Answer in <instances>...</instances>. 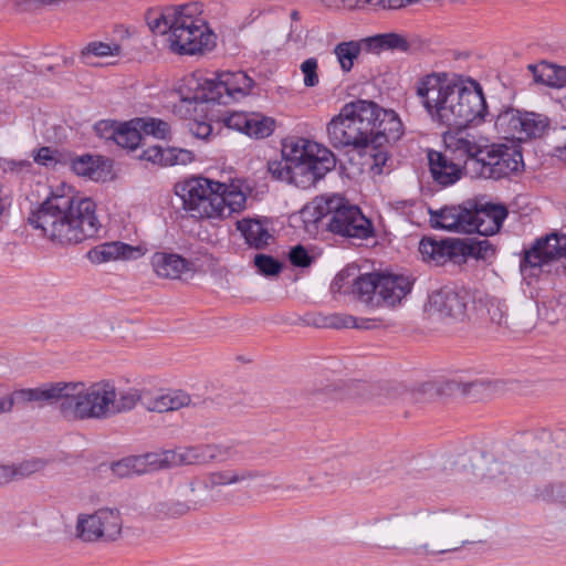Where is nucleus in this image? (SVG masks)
<instances>
[{
    "label": "nucleus",
    "instance_id": "f257e3e1",
    "mask_svg": "<svg viewBox=\"0 0 566 566\" xmlns=\"http://www.w3.org/2000/svg\"><path fill=\"white\" fill-rule=\"evenodd\" d=\"M444 143V153H428L431 177L442 187L455 184L463 174L471 178H507L524 166L521 151L504 145L482 146L474 135L464 130L446 135Z\"/></svg>",
    "mask_w": 566,
    "mask_h": 566
},
{
    "label": "nucleus",
    "instance_id": "f03ea898",
    "mask_svg": "<svg viewBox=\"0 0 566 566\" xmlns=\"http://www.w3.org/2000/svg\"><path fill=\"white\" fill-rule=\"evenodd\" d=\"M416 95L431 120L462 130L488 115L483 88L471 77L448 80L446 73H430L416 83Z\"/></svg>",
    "mask_w": 566,
    "mask_h": 566
},
{
    "label": "nucleus",
    "instance_id": "7ed1b4c3",
    "mask_svg": "<svg viewBox=\"0 0 566 566\" xmlns=\"http://www.w3.org/2000/svg\"><path fill=\"white\" fill-rule=\"evenodd\" d=\"M329 144L335 148L363 150L370 144L396 143L403 135L402 123L392 109L373 101L357 99L345 104L326 127Z\"/></svg>",
    "mask_w": 566,
    "mask_h": 566
},
{
    "label": "nucleus",
    "instance_id": "20e7f679",
    "mask_svg": "<svg viewBox=\"0 0 566 566\" xmlns=\"http://www.w3.org/2000/svg\"><path fill=\"white\" fill-rule=\"evenodd\" d=\"M373 533L384 542L391 543L408 534H423L429 543L416 547L418 555H440L460 549L467 541L455 536L458 518L446 511H427L395 513L375 518Z\"/></svg>",
    "mask_w": 566,
    "mask_h": 566
},
{
    "label": "nucleus",
    "instance_id": "39448f33",
    "mask_svg": "<svg viewBox=\"0 0 566 566\" xmlns=\"http://www.w3.org/2000/svg\"><path fill=\"white\" fill-rule=\"evenodd\" d=\"M28 222L61 245L94 238L102 229L96 205L90 198L52 195L28 217Z\"/></svg>",
    "mask_w": 566,
    "mask_h": 566
},
{
    "label": "nucleus",
    "instance_id": "423d86ee",
    "mask_svg": "<svg viewBox=\"0 0 566 566\" xmlns=\"http://www.w3.org/2000/svg\"><path fill=\"white\" fill-rule=\"evenodd\" d=\"M305 223L325 227L329 232L352 239H368L374 227L357 206L342 203V198L316 199L302 210Z\"/></svg>",
    "mask_w": 566,
    "mask_h": 566
},
{
    "label": "nucleus",
    "instance_id": "0eeeda50",
    "mask_svg": "<svg viewBox=\"0 0 566 566\" xmlns=\"http://www.w3.org/2000/svg\"><path fill=\"white\" fill-rule=\"evenodd\" d=\"M284 154L292 160L291 184L308 189L336 166L335 155L325 146L300 138L284 144Z\"/></svg>",
    "mask_w": 566,
    "mask_h": 566
},
{
    "label": "nucleus",
    "instance_id": "6e6552de",
    "mask_svg": "<svg viewBox=\"0 0 566 566\" xmlns=\"http://www.w3.org/2000/svg\"><path fill=\"white\" fill-rule=\"evenodd\" d=\"M115 385L101 380L86 386L84 382H69V398L64 406L65 418L75 420L106 419L112 417Z\"/></svg>",
    "mask_w": 566,
    "mask_h": 566
},
{
    "label": "nucleus",
    "instance_id": "1a4fd4ad",
    "mask_svg": "<svg viewBox=\"0 0 566 566\" xmlns=\"http://www.w3.org/2000/svg\"><path fill=\"white\" fill-rule=\"evenodd\" d=\"M411 291V282L405 275L371 272L354 280L353 293L371 307L395 306Z\"/></svg>",
    "mask_w": 566,
    "mask_h": 566
},
{
    "label": "nucleus",
    "instance_id": "9d476101",
    "mask_svg": "<svg viewBox=\"0 0 566 566\" xmlns=\"http://www.w3.org/2000/svg\"><path fill=\"white\" fill-rule=\"evenodd\" d=\"M199 3L179 6L177 17L168 35L169 48L178 54H196L203 46L209 45L211 34H207V27L200 17Z\"/></svg>",
    "mask_w": 566,
    "mask_h": 566
},
{
    "label": "nucleus",
    "instance_id": "9b49d317",
    "mask_svg": "<svg viewBox=\"0 0 566 566\" xmlns=\"http://www.w3.org/2000/svg\"><path fill=\"white\" fill-rule=\"evenodd\" d=\"M254 85V81L243 71H224L214 78L198 83V88L192 96L185 101L195 103L229 104L232 101L247 96Z\"/></svg>",
    "mask_w": 566,
    "mask_h": 566
},
{
    "label": "nucleus",
    "instance_id": "f8f14e48",
    "mask_svg": "<svg viewBox=\"0 0 566 566\" xmlns=\"http://www.w3.org/2000/svg\"><path fill=\"white\" fill-rule=\"evenodd\" d=\"M123 521L117 509L103 507L93 514H80L76 535L84 542L114 541L120 533Z\"/></svg>",
    "mask_w": 566,
    "mask_h": 566
},
{
    "label": "nucleus",
    "instance_id": "ddd939ff",
    "mask_svg": "<svg viewBox=\"0 0 566 566\" xmlns=\"http://www.w3.org/2000/svg\"><path fill=\"white\" fill-rule=\"evenodd\" d=\"M175 450L176 467L201 465L212 461L241 460L248 451V444L234 441L229 444H198L177 448Z\"/></svg>",
    "mask_w": 566,
    "mask_h": 566
},
{
    "label": "nucleus",
    "instance_id": "4468645a",
    "mask_svg": "<svg viewBox=\"0 0 566 566\" xmlns=\"http://www.w3.org/2000/svg\"><path fill=\"white\" fill-rule=\"evenodd\" d=\"M471 469L476 479L500 491L510 490L517 482L512 463L483 452L471 457Z\"/></svg>",
    "mask_w": 566,
    "mask_h": 566
},
{
    "label": "nucleus",
    "instance_id": "2eb2a0df",
    "mask_svg": "<svg viewBox=\"0 0 566 566\" xmlns=\"http://www.w3.org/2000/svg\"><path fill=\"white\" fill-rule=\"evenodd\" d=\"M472 297L464 289L443 286L429 296V311L442 319L463 321Z\"/></svg>",
    "mask_w": 566,
    "mask_h": 566
},
{
    "label": "nucleus",
    "instance_id": "dca6fc26",
    "mask_svg": "<svg viewBox=\"0 0 566 566\" xmlns=\"http://www.w3.org/2000/svg\"><path fill=\"white\" fill-rule=\"evenodd\" d=\"M14 403L27 405L34 402L39 407L44 405H56L60 413L65 418L64 406L69 398V382H46L35 388H23L14 390L11 395Z\"/></svg>",
    "mask_w": 566,
    "mask_h": 566
},
{
    "label": "nucleus",
    "instance_id": "f3484780",
    "mask_svg": "<svg viewBox=\"0 0 566 566\" xmlns=\"http://www.w3.org/2000/svg\"><path fill=\"white\" fill-rule=\"evenodd\" d=\"M507 214V208L501 203H473L468 210V221L472 223L469 227V233L493 235L500 231Z\"/></svg>",
    "mask_w": 566,
    "mask_h": 566
},
{
    "label": "nucleus",
    "instance_id": "a211bd4d",
    "mask_svg": "<svg viewBox=\"0 0 566 566\" xmlns=\"http://www.w3.org/2000/svg\"><path fill=\"white\" fill-rule=\"evenodd\" d=\"M560 258H566V234L551 233L537 239L533 247L525 251L521 268H539Z\"/></svg>",
    "mask_w": 566,
    "mask_h": 566
},
{
    "label": "nucleus",
    "instance_id": "6ab92c4d",
    "mask_svg": "<svg viewBox=\"0 0 566 566\" xmlns=\"http://www.w3.org/2000/svg\"><path fill=\"white\" fill-rule=\"evenodd\" d=\"M459 239L422 238L419 243V252L422 260L434 265H443L448 261L460 262Z\"/></svg>",
    "mask_w": 566,
    "mask_h": 566
},
{
    "label": "nucleus",
    "instance_id": "aec40b11",
    "mask_svg": "<svg viewBox=\"0 0 566 566\" xmlns=\"http://www.w3.org/2000/svg\"><path fill=\"white\" fill-rule=\"evenodd\" d=\"M503 386L504 384L500 380L474 379L471 381H463L450 379L442 382V392L444 395H460L480 399L501 391Z\"/></svg>",
    "mask_w": 566,
    "mask_h": 566
},
{
    "label": "nucleus",
    "instance_id": "412c9836",
    "mask_svg": "<svg viewBox=\"0 0 566 566\" xmlns=\"http://www.w3.org/2000/svg\"><path fill=\"white\" fill-rule=\"evenodd\" d=\"M150 264L157 276L170 280L180 279L184 273L195 270L193 262L174 252H155Z\"/></svg>",
    "mask_w": 566,
    "mask_h": 566
},
{
    "label": "nucleus",
    "instance_id": "4be33fe9",
    "mask_svg": "<svg viewBox=\"0 0 566 566\" xmlns=\"http://www.w3.org/2000/svg\"><path fill=\"white\" fill-rule=\"evenodd\" d=\"M216 181L203 177H193L175 186L176 195L182 201V208L193 218L195 205L201 203L206 195L211 193Z\"/></svg>",
    "mask_w": 566,
    "mask_h": 566
},
{
    "label": "nucleus",
    "instance_id": "5701e85b",
    "mask_svg": "<svg viewBox=\"0 0 566 566\" xmlns=\"http://www.w3.org/2000/svg\"><path fill=\"white\" fill-rule=\"evenodd\" d=\"M468 210L469 207L451 206L430 211L431 224L433 228L469 233V227L472 223L468 221Z\"/></svg>",
    "mask_w": 566,
    "mask_h": 566
},
{
    "label": "nucleus",
    "instance_id": "b1692460",
    "mask_svg": "<svg viewBox=\"0 0 566 566\" xmlns=\"http://www.w3.org/2000/svg\"><path fill=\"white\" fill-rule=\"evenodd\" d=\"M139 248L119 241L98 244L87 251L86 258L93 264H102L117 260H130L137 258Z\"/></svg>",
    "mask_w": 566,
    "mask_h": 566
},
{
    "label": "nucleus",
    "instance_id": "393cba45",
    "mask_svg": "<svg viewBox=\"0 0 566 566\" xmlns=\"http://www.w3.org/2000/svg\"><path fill=\"white\" fill-rule=\"evenodd\" d=\"M138 157L163 167L187 165L195 159L193 153L188 149L176 147L163 148L158 145L148 147Z\"/></svg>",
    "mask_w": 566,
    "mask_h": 566
},
{
    "label": "nucleus",
    "instance_id": "a878e982",
    "mask_svg": "<svg viewBox=\"0 0 566 566\" xmlns=\"http://www.w3.org/2000/svg\"><path fill=\"white\" fill-rule=\"evenodd\" d=\"M269 475L270 473L263 470L241 469L216 471L208 475L205 486L207 489H213L217 486L238 484L259 478H268Z\"/></svg>",
    "mask_w": 566,
    "mask_h": 566
},
{
    "label": "nucleus",
    "instance_id": "bb28decb",
    "mask_svg": "<svg viewBox=\"0 0 566 566\" xmlns=\"http://www.w3.org/2000/svg\"><path fill=\"white\" fill-rule=\"evenodd\" d=\"M206 403V400L197 398L193 400L184 390H171L167 394L156 397L148 406L147 409L155 412H167L178 410L184 407H199Z\"/></svg>",
    "mask_w": 566,
    "mask_h": 566
},
{
    "label": "nucleus",
    "instance_id": "cd10ccee",
    "mask_svg": "<svg viewBox=\"0 0 566 566\" xmlns=\"http://www.w3.org/2000/svg\"><path fill=\"white\" fill-rule=\"evenodd\" d=\"M195 492L193 484L185 489V492L179 496H172L156 505V511L166 517H178L187 514L191 510L198 507L199 502L189 497V493Z\"/></svg>",
    "mask_w": 566,
    "mask_h": 566
},
{
    "label": "nucleus",
    "instance_id": "c85d7f7f",
    "mask_svg": "<svg viewBox=\"0 0 566 566\" xmlns=\"http://www.w3.org/2000/svg\"><path fill=\"white\" fill-rule=\"evenodd\" d=\"M238 230L242 233L245 242L254 249H264L273 239L268 228L259 220L243 219L237 222Z\"/></svg>",
    "mask_w": 566,
    "mask_h": 566
},
{
    "label": "nucleus",
    "instance_id": "c756f323",
    "mask_svg": "<svg viewBox=\"0 0 566 566\" xmlns=\"http://www.w3.org/2000/svg\"><path fill=\"white\" fill-rule=\"evenodd\" d=\"M223 186L216 181L211 188V193L206 195L201 203L195 205L193 218L196 219H222L221 205L224 202L221 192Z\"/></svg>",
    "mask_w": 566,
    "mask_h": 566
},
{
    "label": "nucleus",
    "instance_id": "7c9ffc66",
    "mask_svg": "<svg viewBox=\"0 0 566 566\" xmlns=\"http://www.w3.org/2000/svg\"><path fill=\"white\" fill-rule=\"evenodd\" d=\"M523 112L507 108L501 112L495 119V128L504 139H521Z\"/></svg>",
    "mask_w": 566,
    "mask_h": 566
},
{
    "label": "nucleus",
    "instance_id": "2f4dec72",
    "mask_svg": "<svg viewBox=\"0 0 566 566\" xmlns=\"http://www.w3.org/2000/svg\"><path fill=\"white\" fill-rule=\"evenodd\" d=\"M551 129V119L548 116L535 113L523 112V124L520 142L544 137Z\"/></svg>",
    "mask_w": 566,
    "mask_h": 566
},
{
    "label": "nucleus",
    "instance_id": "473e14b6",
    "mask_svg": "<svg viewBox=\"0 0 566 566\" xmlns=\"http://www.w3.org/2000/svg\"><path fill=\"white\" fill-rule=\"evenodd\" d=\"M552 459L547 454H541L537 450L528 451L523 454L514 467V473L518 480V473L537 474L552 468Z\"/></svg>",
    "mask_w": 566,
    "mask_h": 566
},
{
    "label": "nucleus",
    "instance_id": "72a5a7b5",
    "mask_svg": "<svg viewBox=\"0 0 566 566\" xmlns=\"http://www.w3.org/2000/svg\"><path fill=\"white\" fill-rule=\"evenodd\" d=\"M104 164L103 157L84 154L71 160V168L78 176L99 180L103 177Z\"/></svg>",
    "mask_w": 566,
    "mask_h": 566
},
{
    "label": "nucleus",
    "instance_id": "f704fd0d",
    "mask_svg": "<svg viewBox=\"0 0 566 566\" xmlns=\"http://www.w3.org/2000/svg\"><path fill=\"white\" fill-rule=\"evenodd\" d=\"M374 319L363 318L360 322L352 315L346 314H329L326 316H318L314 321V325L317 327H326V328H344V327H356V328H365L369 329L375 327V324H371Z\"/></svg>",
    "mask_w": 566,
    "mask_h": 566
},
{
    "label": "nucleus",
    "instance_id": "c9c22d12",
    "mask_svg": "<svg viewBox=\"0 0 566 566\" xmlns=\"http://www.w3.org/2000/svg\"><path fill=\"white\" fill-rule=\"evenodd\" d=\"M458 253L460 259L472 256L481 260H489L495 255V247L488 239L469 238L460 240Z\"/></svg>",
    "mask_w": 566,
    "mask_h": 566
},
{
    "label": "nucleus",
    "instance_id": "e433bc0d",
    "mask_svg": "<svg viewBox=\"0 0 566 566\" xmlns=\"http://www.w3.org/2000/svg\"><path fill=\"white\" fill-rule=\"evenodd\" d=\"M179 10L178 7H167L161 11L149 10L146 13V21L149 29L154 33L166 34L170 33L172 22L175 21Z\"/></svg>",
    "mask_w": 566,
    "mask_h": 566
},
{
    "label": "nucleus",
    "instance_id": "4c0bfd02",
    "mask_svg": "<svg viewBox=\"0 0 566 566\" xmlns=\"http://www.w3.org/2000/svg\"><path fill=\"white\" fill-rule=\"evenodd\" d=\"M144 473L176 467L175 450H163L138 455Z\"/></svg>",
    "mask_w": 566,
    "mask_h": 566
},
{
    "label": "nucleus",
    "instance_id": "58836bf2",
    "mask_svg": "<svg viewBox=\"0 0 566 566\" xmlns=\"http://www.w3.org/2000/svg\"><path fill=\"white\" fill-rule=\"evenodd\" d=\"M419 0H342L344 8L354 10L369 7L375 10H398Z\"/></svg>",
    "mask_w": 566,
    "mask_h": 566
},
{
    "label": "nucleus",
    "instance_id": "ea45409f",
    "mask_svg": "<svg viewBox=\"0 0 566 566\" xmlns=\"http://www.w3.org/2000/svg\"><path fill=\"white\" fill-rule=\"evenodd\" d=\"M360 52L361 44L358 41L340 42L334 48V54L337 57L342 71L345 73L353 69L354 62L358 59Z\"/></svg>",
    "mask_w": 566,
    "mask_h": 566
},
{
    "label": "nucleus",
    "instance_id": "a19ab883",
    "mask_svg": "<svg viewBox=\"0 0 566 566\" xmlns=\"http://www.w3.org/2000/svg\"><path fill=\"white\" fill-rule=\"evenodd\" d=\"M221 192L224 202L221 205L222 219L232 216L235 212H240L245 206V195L237 188H230L226 184H222Z\"/></svg>",
    "mask_w": 566,
    "mask_h": 566
},
{
    "label": "nucleus",
    "instance_id": "79ce46f5",
    "mask_svg": "<svg viewBox=\"0 0 566 566\" xmlns=\"http://www.w3.org/2000/svg\"><path fill=\"white\" fill-rule=\"evenodd\" d=\"M247 135L256 139L269 137L275 128V120L261 113H250Z\"/></svg>",
    "mask_w": 566,
    "mask_h": 566
},
{
    "label": "nucleus",
    "instance_id": "37998d69",
    "mask_svg": "<svg viewBox=\"0 0 566 566\" xmlns=\"http://www.w3.org/2000/svg\"><path fill=\"white\" fill-rule=\"evenodd\" d=\"M528 69L533 72L534 78L537 83H545L551 87L562 88L566 87V66L546 65L548 72L546 78L537 73V66L530 65Z\"/></svg>",
    "mask_w": 566,
    "mask_h": 566
},
{
    "label": "nucleus",
    "instance_id": "c03bdc74",
    "mask_svg": "<svg viewBox=\"0 0 566 566\" xmlns=\"http://www.w3.org/2000/svg\"><path fill=\"white\" fill-rule=\"evenodd\" d=\"M140 398V392L136 388H129L120 391L115 389V398L112 403V416L132 410Z\"/></svg>",
    "mask_w": 566,
    "mask_h": 566
},
{
    "label": "nucleus",
    "instance_id": "a18cd8bd",
    "mask_svg": "<svg viewBox=\"0 0 566 566\" xmlns=\"http://www.w3.org/2000/svg\"><path fill=\"white\" fill-rule=\"evenodd\" d=\"M140 126L132 127L129 123L119 124L114 143L123 148L135 149L142 142Z\"/></svg>",
    "mask_w": 566,
    "mask_h": 566
},
{
    "label": "nucleus",
    "instance_id": "49530a36",
    "mask_svg": "<svg viewBox=\"0 0 566 566\" xmlns=\"http://www.w3.org/2000/svg\"><path fill=\"white\" fill-rule=\"evenodd\" d=\"M123 54V46L117 43L91 42L82 50V57L88 59L91 55L105 57L109 55L119 56Z\"/></svg>",
    "mask_w": 566,
    "mask_h": 566
},
{
    "label": "nucleus",
    "instance_id": "de8ad7c7",
    "mask_svg": "<svg viewBox=\"0 0 566 566\" xmlns=\"http://www.w3.org/2000/svg\"><path fill=\"white\" fill-rule=\"evenodd\" d=\"M112 471L118 478H127L133 474H144V467L138 455H130L113 463Z\"/></svg>",
    "mask_w": 566,
    "mask_h": 566
},
{
    "label": "nucleus",
    "instance_id": "09e8293b",
    "mask_svg": "<svg viewBox=\"0 0 566 566\" xmlns=\"http://www.w3.org/2000/svg\"><path fill=\"white\" fill-rule=\"evenodd\" d=\"M371 43L375 48L385 50H399L406 52L409 49L407 40L397 33H385L374 36Z\"/></svg>",
    "mask_w": 566,
    "mask_h": 566
},
{
    "label": "nucleus",
    "instance_id": "8fccbe9b",
    "mask_svg": "<svg viewBox=\"0 0 566 566\" xmlns=\"http://www.w3.org/2000/svg\"><path fill=\"white\" fill-rule=\"evenodd\" d=\"M439 394H443L442 384L439 386L432 381L423 382L411 391L406 392V395L409 396V399L417 403L428 402Z\"/></svg>",
    "mask_w": 566,
    "mask_h": 566
},
{
    "label": "nucleus",
    "instance_id": "3c124183",
    "mask_svg": "<svg viewBox=\"0 0 566 566\" xmlns=\"http://www.w3.org/2000/svg\"><path fill=\"white\" fill-rule=\"evenodd\" d=\"M394 143H386L381 146H377L375 144H370L369 147L363 148L366 154H368L373 158L371 169L376 174H381L384 167L387 165V161L390 159L388 146Z\"/></svg>",
    "mask_w": 566,
    "mask_h": 566
},
{
    "label": "nucleus",
    "instance_id": "603ef678",
    "mask_svg": "<svg viewBox=\"0 0 566 566\" xmlns=\"http://www.w3.org/2000/svg\"><path fill=\"white\" fill-rule=\"evenodd\" d=\"M268 170L274 179L291 184L292 160H290L289 154L283 153L281 160L269 161Z\"/></svg>",
    "mask_w": 566,
    "mask_h": 566
},
{
    "label": "nucleus",
    "instance_id": "864d4df0",
    "mask_svg": "<svg viewBox=\"0 0 566 566\" xmlns=\"http://www.w3.org/2000/svg\"><path fill=\"white\" fill-rule=\"evenodd\" d=\"M254 265L266 276L277 275L282 271V263L271 255L256 254Z\"/></svg>",
    "mask_w": 566,
    "mask_h": 566
},
{
    "label": "nucleus",
    "instance_id": "5fc2aeb1",
    "mask_svg": "<svg viewBox=\"0 0 566 566\" xmlns=\"http://www.w3.org/2000/svg\"><path fill=\"white\" fill-rule=\"evenodd\" d=\"M136 125L140 126L142 132L146 135H153L157 138H165L166 134L169 132L168 124L160 119H138Z\"/></svg>",
    "mask_w": 566,
    "mask_h": 566
},
{
    "label": "nucleus",
    "instance_id": "6e6d98bb",
    "mask_svg": "<svg viewBox=\"0 0 566 566\" xmlns=\"http://www.w3.org/2000/svg\"><path fill=\"white\" fill-rule=\"evenodd\" d=\"M317 60L308 57L301 64V71L304 74V85L307 87L316 86L319 82L317 74Z\"/></svg>",
    "mask_w": 566,
    "mask_h": 566
},
{
    "label": "nucleus",
    "instance_id": "4d7b16f0",
    "mask_svg": "<svg viewBox=\"0 0 566 566\" xmlns=\"http://www.w3.org/2000/svg\"><path fill=\"white\" fill-rule=\"evenodd\" d=\"M46 462L41 459L27 460L13 467L15 470V478H27L35 472H39L45 468Z\"/></svg>",
    "mask_w": 566,
    "mask_h": 566
},
{
    "label": "nucleus",
    "instance_id": "13d9d810",
    "mask_svg": "<svg viewBox=\"0 0 566 566\" xmlns=\"http://www.w3.org/2000/svg\"><path fill=\"white\" fill-rule=\"evenodd\" d=\"M119 124L113 120H99L94 125L96 135L105 140H115Z\"/></svg>",
    "mask_w": 566,
    "mask_h": 566
},
{
    "label": "nucleus",
    "instance_id": "bf43d9fd",
    "mask_svg": "<svg viewBox=\"0 0 566 566\" xmlns=\"http://www.w3.org/2000/svg\"><path fill=\"white\" fill-rule=\"evenodd\" d=\"M249 117H250V113L237 112V113H232L231 115H229L224 119V123L229 128L235 129V130L241 132L247 135V130L249 128V123H250Z\"/></svg>",
    "mask_w": 566,
    "mask_h": 566
},
{
    "label": "nucleus",
    "instance_id": "052dcab7",
    "mask_svg": "<svg viewBox=\"0 0 566 566\" xmlns=\"http://www.w3.org/2000/svg\"><path fill=\"white\" fill-rule=\"evenodd\" d=\"M289 259H290V262L294 266H298V268L310 266L313 261V258L308 254L306 249L301 244L291 249V251L289 253Z\"/></svg>",
    "mask_w": 566,
    "mask_h": 566
},
{
    "label": "nucleus",
    "instance_id": "680f3d73",
    "mask_svg": "<svg viewBox=\"0 0 566 566\" xmlns=\"http://www.w3.org/2000/svg\"><path fill=\"white\" fill-rule=\"evenodd\" d=\"M34 161L44 166H53L56 164L54 151L50 147H41L34 155Z\"/></svg>",
    "mask_w": 566,
    "mask_h": 566
},
{
    "label": "nucleus",
    "instance_id": "e2e57ef3",
    "mask_svg": "<svg viewBox=\"0 0 566 566\" xmlns=\"http://www.w3.org/2000/svg\"><path fill=\"white\" fill-rule=\"evenodd\" d=\"M549 489L553 500L566 505V483L551 485Z\"/></svg>",
    "mask_w": 566,
    "mask_h": 566
},
{
    "label": "nucleus",
    "instance_id": "0e129e2a",
    "mask_svg": "<svg viewBox=\"0 0 566 566\" xmlns=\"http://www.w3.org/2000/svg\"><path fill=\"white\" fill-rule=\"evenodd\" d=\"M191 130L196 137L205 139L211 134L212 127L208 123L197 122L193 124Z\"/></svg>",
    "mask_w": 566,
    "mask_h": 566
},
{
    "label": "nucleus",
    "instance_id": "69168bd1",
    "mask_svg": "<svg viewBox=\"0 0 566 566\" xmlns=\"http://www.w3.org/2000/svg\"><path fill=\"white\" fill-rule=\"evenodd\" d=\"M488 312L491 317V321H493L497 325L506 324V315L499 305L492 304L489 307Z\"/></svg>",
    "mask_w": 566,
    "mask_h": 566
},
{
    "label": "nucleus",
    "instance_id": "338daca9",
    "mask_svg": "<svg viewBox=\"0 0 566 566\" xmlns=\"http://www.w3.org/2000/svg\"><path fill=\"white\" fill-rule=\"evenodd\" d=\"M15 478V470L10 465H0V485L11 482Z\"/></svg>",
    "mask_w": 566,
    "mask_h": 566
},
{
    "label": "nucleus",
    "instance_id": "774afa93",
    "mask_svg": "<svg viewBox=\"0 0 566 566\" xmlns=\"http://www.w3.org/2000/svg\"><path fill=\"white\" fill-rule=\"evenodd\" d=\"M32 166V164L30 161H14V160H11V161H8V167L10 170H22L24 168H30Z\"/></svg>",
    "mask_w": 566,
    "mask_h": 566
}]
</instances>
